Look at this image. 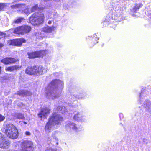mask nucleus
I'll return each mask as SVG.
<instances>
[{
    "instance_id": "nucleus-1",
    "label": "nucleus",
    "mask_w": 151,
    "mask_h": 151,
    "mask_svg": "<svg viewBox=\"0 0 151 151\" xmlns=\"http://www.w3.org/2000/svg\"><path fill=\"white\" fill-rule=\"evenodd\" d=\"M63 83L60 80L52 81L47 87L46 90L47 97L49 99L58 98L63 88Z\"/></svg>"
},
{
    "instance_id": "nucleus-2",
    "label": "nucleus",
    "mask_w": 151,
    "mask_h": 151,
    "mask_svg": "<svg viewBox=\"0 0 151 151\" xmlns=\"http://www.w3.org/2000/svg\"><path fill=\"white\" fill-rule=\"evenodd\" d=\"M63 120V118L59 114H53L50 118L48 122L46 125L45 130L48 132H50L53 128L55 125L60 124Z\"/></svg>"
},
{
    "instance_id": "nucleus-3",
    "label": "nucleus",
    "mask_w": 151,
    "mask_h": 151,
    "mask_svg": "<svg viewBox=\"0 0 151 151\" xmlns=\"http://www.w3.org/2000/svg\"><path fill=\"white\" fill-rule=\"evenodd\" d=\"M3 129L6 135L12 139H17L18 136V132L16 127L11 124H4Z\"/></svg>"
},
{
    "instance_id": "nucleus-4",
    "label": "nucleus",
    "mask_w": 151,
    "mask_h": 151,
    "mask_svg": "<svg viewBox=\"0 0 151 151\" xmlns=\"http://www.w3.org/2000/svg\"><path fill=\"white\" fill-rule=\"evenodd\" d=\"M44 19L43 14L35 13L29 18L30 23L33 25H36L43 23Z\"/></svg>"
},
{
    "instance_id": "nucleus-5",
    "label": "nucleus",
    "mask_w": 151,
    "mask_h": 151,
    "mask_svg": "<svg viewBox=\"0 0 151 151\" xmlns=\"http://www.w3.org/2000/svg\"><path fill=\"white\" fill-rule=\"evenodd\" d=\"M33 143L30 141L25 140L22 143V149L19 151H33Z\"/></svg>"
},
{
    "instance_id": "nucleus-6",
    "label": "nucleus",
    "mask_w": 151,
    "mask_h": 151,
    "mask_svg": "<svg viewBox=\"0 0 151 151\" xmlns=\"http://www.w3.org/2000/svg\"><path fill=\"white\" fill-rule=\"evenodd\" d=\"M31 30L30 27L24 25L15 28L13 32L17 34H23L29 32Z\"/></svg>"
},
{
    "instance_id": "nucleus-7",
    "label": "nucleus",
    "mask_w": 151,
    "mask_h": 151,
    "mask_svg": "<svg viewBox=\"0 0 151 151\" xmlns=\"http://www.w3.org/2000/svg\"><path fill=\"white\" fill-rule=\"evenodd\" d=\"M10 142L6 138L0 133V148L5 149L8 147Z\"/></svg>"
},
{
    "instance_id": "nucleus-8",
    "label": "nucleus",
    "mask_w": 151,
    "mask_h": 151,
    "mask_svg": "<svg viewBox=\"0 0 151 151\" xmlns=\"http://www.w3.org/2000/svg\"><path fill=\"white\" fill-rule=\"evenodd\" d=\"M66 124L65 128L67 130L70 131L72 129L76 132H77L80 130L78 126L73 123L68 121L66 122Z\"/></svg>"
},
{
    "instance_id": "nucleus-9",
    "label": "nucleus",
    "mask_w": 151,
    "mask_h": 151,
    "mask_svg": "<svg viewBox=\"0 0 151 151\" xmlns=\"http://www.w3.org/2000/svg\"><path fill=\"white\" fill-rule=\"evenodd\" d=\"M45 54V51L44 50L29 52L28 53V58H33L36 57H42Z\"/></svg>"
},
{
    "instance_id": "nucleus-10",
    "label": "nucleus",
    "mask_w": 151,
    "mask_h": 151,
    "mask_svg": "<svg viewBox=\"0 0 151 151\" xmlns=\"http://www.w3.org/2000/svg\"><path fill=\"white\" fill-rule=\"evenodd\" d=\"M73 118L76 121L82 122H85L87 120L85 114L80 113H77L75 114Z\"/></svg>"
},
{
    "instance_id": "nucleus-11",
    "label": "nucleus",
    "mask_w": 151,
    "mask_h": 151,
    "mask_svg": "<svg viewBox=\"0 0 151 151\" xmlns=\"http://www.w3.org/2000/svg\"><path fill=\"white\" fill-rule=\"evenodd\" d=\"M25 41V40L23 39H17L9 41L8 44L9 45L20 46Z\"/></svg>"
},
{
    "instance_id": "nucleus-12",
    "label": "nucleus",
    "mask_w": 151,
    "mask_h": 151,
    "mask_svg": "<svg viewBox=\"0 0 151 151\" xmlns=\"http://www.w3.org/2000/svg\"><path fill=\"white\" fill-rule=\"evenodd\" d=\"M35 74L37 75H42L43 73L46 72L47 69V68L43 67L41 66H40L38 67L34 66Z\"/></svg>"
},
{
    "instance_id": "nucleus-13",
    "label": "nucleus",
    "mask_w": 151,
    "mask_h": 151,
    "mask_svg": "<svg viewBox=\"0 0 151 151\" xmlns=\"http://www.w3.org/2000/svg\"><path fill=\"white\" fill-rule=\"evenodd\" d=\"M142 106L145 109L150 113H151V101L149 100H146L142 104Z\"/></svg>"
},
{
    "instance_id": "nucleus-14",
    "label": "nucleus",
    "mask_w": 151,
    "mask_h": 151,
    "mask_svg": "<svg viewBox=\"0 0 151 151\" xmlns=\"http://www.w3.org/2000/svg\"><path fill=\"white\" fill-rule=\"evenodd\" d=\"M16 61L17 60L15 58H6L1 60V62L5 64H12L16 62Z\"/></svg>"
},
{
    "instance_id": "nucleus-15",
    "label": "nucleus",
    "mask_w": 151,
    "mask_h": 151,
    "mask_svg": "<svg viewBox=\"0 0 151 151\" xmlns=\"http://www.w3.org/2000/svg\"><path fill=\"white\" fill-rule=\"evenodd\" d=\"M50 113V110L47 108L42 109L40 113L38 114L39 116L40 117H42L44 116L46 117L48 116V114Z\"/></svg>"
},
{
    "instance_id": "nucleus-16",
    "label": "nucleus",
    "mask_w": 151,
    "mask_h": 151,
    "mask_svg": "<svg viewBox=\"0 0 151 151\" xmlns=\"http://www.w3.org/2000/svg\"><path fill=\"white\" fill-rule=\"evenodd\" d=\"M25 73L27 74L30 75L35 74L34 66L33 68L31 67H28L26 69Z\"/></svg>"
},
{
    "instance_id": "nucleus-17",
    "label": "nucleus",
    "mask_w": 151,
    "mask_h": 151,
    "mask_svg": "<svg viewBox=\"0 0 151 151\" xmlns=\"http://www.w3.org/2000/svg\"><path fill=\"white\" fill-rule=\"evenodd\" d=\"M17 94L20 96H30L32 94V93L28 91H20L18 92Z\"/></svg>"
},
{
    "instance_id": "nucleus-18",
    "label": "nucleus",
    "mask_w": 151,
    "mask_h": 151,
    "mask_svg": "<svg viewBox=\"0 0 151 151\" xmlns=\"http://www.w3.org/2000/svg\"><path fill=\"white\" fill-rule=\"evenodd\" d=\"M21 68V66L18 65H15L14 66L9 67H7L6 70L7 71H12L14 70H17Z\"/></svg>"
},
{
    "instance_id": "nucleus-19",
    "label": "nucleus",
    "mask_w": 151,
    "mask_h": 151,
    "mask_svg": "<svg viewBox=\"0 0 151 151\" xmlns=\"http://www.w3.org/2000/svg\"><path fill=\"white\" fill-rule=\"evenodd\" d=\"M142 6V4L141 3L136 4L132 9V10L133 12H136Z\"/></svg>"
},
{
    "instance_id": "nucleus-20",
    "label": "nucleus",
    "mask_w": 151,
    "mask_h": 151,
    "mask_svg": "<svg viewBox=\"0 0 151 151\" xmlns=\"http://www.w3.org/2000/svg\"><path fill=\"white\" fill-rule=\"evenodd\" d=\"M54 28L53 27H50L47 26L43 28V31L45 32H50L53 30Z\"/></svg>"
},
{
    "instance_id": "nucleus-21",
    "label": "nucleus",
    "mask_w": 151,
    "mask_h": 151,
    "mask_svg": "<svg viewBox=\"0 0 151 151\" xmlns=\"http://www.w3.org/2000/svg\"><path fill=\"white\" fill-rule=\"evenodd\" d=\"M14 116L19 119H25L24 115L22 114L19 113L15 114Z\"/></svg>"
},
{
    "instance_id": "nucleus-22",
    "label": "nucleus",
    "mask_w": 151,
    "mask_h": 151,
    "mask_svg": "<svg viewBox=\"0 0 151 151\" xmlns=\"http://www.w3.org/2000/svg\"><path fill=\"white\" fill-rule=\"evenodd\" d=\"M60 133L58 131H56L53 132L52 134V136L54 138H55L56 140H58V138H56V137L60 134Z\"/></svg>"
},
{
    "instance_id": "nucleus-23",
    "label": "nucleus",
    "mask_w": 151,
    "mask_h": 151,
    "mask_svg": "<svg viewBox=\"0 0 151 151\" xmlns=\"http://www.w3.org/2000/svg\"><path fill=\"white\" fill-rule=\"evenodd\" d=\"M24 20V19L23 18H19L17 19L14 21L13 22V24H14V23L18 24L20 23Z\"/></svg>"
},
{
    "instance_id": "nucleus-24",
    "label": "nucleus",
    "mask_w": 151,
    "mask_h": 151,
    "mask_svg": "<svg viewBox=\"0 0 151 151\" xmlns=\"http://www.w3.org/2000/svg\"><path fill=\"white\" fill-rule=\"evenodd\" d=\"M38 8L37 5H36L33 6L32 9V11L33 12L37 10Z\"/></svg>"
},
{
    "instance_id": "nucleus-25",
    "label": "nucleus",
    "mask_w": 151,
    "mask_h": 151,
    "mask_svg": "<svg viewBox=\"0 0 151 151\" xmlns=\"http://www.w3.org/2000/svg\"><path fill=\"white\" fill-rule=\"evenodd\" d=\"M19 123L22 126H24V125H25L27 124L26 122L23 121H20Z\"/></svg>"
},
{
    "instance_id": "nucleus-26",
    "label": "nucleus",
    "mask_w": 151,
    "mask_h": 151,
    "mask_svg": "<svg viewBox=\"0 0 151 151\" xmlns=\"http://www.w3.org/2000/svg\"><path fill=\"white\" fill-rule=\"evenodd\" d=\"M46 151H57L56 150L53 149L51 148H47L46 150Z\"/></svg>"
},
{
    "instance_id": "nucleus-27",
    "label": "nucleus",
    "mask_w": 151,
    "mask_h": 151,
    "mask_svg": "<svg viewBox=\"0 0 151 151\" xmlns=\"http://www.w3.org/2000/svg\"><path fill=\"white\" fill-rule=\"evenodd\" d=\"M23 6L22 5L18 4L16 5L15 6H14V7H15V8H21V7H22V6Z\"/></svg>"
},
{
    "instance_id": "nucleus-28",
    "label": "nucleus",
    "mask_w": 151,
    "mask_h": 151,
    "mask_svg": "<svg viewBox=\"0 0 151 151\" xmlns=\"http://www.w3.org/2000/svg\"><path fill=\"white\" fill-rule=\"evenodd\" d=\"M42 0L44 2H47L50 1H52V0ZM53 0L56 2H59L60 0Z\"/></svg>"
},
{
    "instance_id": "nucleus-29",
    "label": "nucleus",
    "mask_w": 151,
    "mask_h": 151,
    "mask_svg": "<svg viewBox=\"0 0 151 151\" xmlns=\"http://www.w3.org/2000/svg\"><path fill=\"white\" fill-rule=\"evenodd\" d=\"M5 119V117L0 114V121L4 120Z\"/></svg>"
},
{
    "instance_id": "nucleus-30",
    "label": "nucleus",
    "mask_w": 151,
    "mask_h": 151,
    "mask_svg": "<svg viewBox=\"0 0 151 151\" xmlns=\"http://www.w3.org/2000/svg\"><path fill=\"white\" fill-rule=\"evenodd\" d=\"M4 7V4L3 3H0V11Z\"/></svg>"
},
{
    "instance_id": "nucleus-31",
    "label": "nucleus",
    "mask_w": 151,
    "mask_h": 151,
    "mask_svg": "<svg viewBox=\"0 0 151 151\" xmlns=\"http://www.w3.org/2000/svg\"><path fill=\"white\" fill-rule=\"evenodd\" d=\"M23 12H24V13H25L26 14H29V12H28V11L27 9H26L24 11L22 10Z\"/></svg>"
},
{
    "instance_id": "nucleus-32",
    "label": "nucleus",
    "mask_w": 151,
    "mask_h": 151,
    "mask_svg": "<svg viewBox=\"0 0 151 151\" xmlns=\"http://www.w3.org/2000/svg\"><path fill=\"white\" fill-rule=\"evenodd\" d=\"M25 134L27 135H30V134L29 132L26 131L25 132Z\"/></svg>"
},
{
    "instance_id": "nucleus-33",
    "label": "nucleus",
    "mask_w": 151,
    "mask_h": 151,
    "mask_svg": "<svg viewBox=\"0 0 151 151\" xmlns=\"http://www.w3.org/2000/svg\"><path fill=\"white\" fill-rule=\"evenodd\" d=\"M1 36H2V37H1L2 38L3 37H5V34H4V33H1Z\"/></svg>"
},
{
    "instance_id": "nucleus-34",
    "label": "nucleus",
    "mask_w": 151,
    "mask_h": 151,
    "mask_svg": "<svg viewBox=\"0 0 151 151\" xmlns=\"http://www.w3.org/2000/svg\"><path fill=\"white\" fill-rule=\"evenodd\" d=\"M51 23H52V22L51 21H49L48 22V24H51Z\"/></svg>"
},
{
    "instance_id": "nucleus-35",
    "label": "nucleus",
    "mask_w": 151,
    "mask_h": 151,
    "mask_svg": "<svg viewBox=\"0 0 151 151\" xmlns=\"http://www.w3.org/2000/svg\"><path fill=\"white\" fill-rule=\"evenodd\" d=\"M4 46L3 44L0 43V48Z\"/></svg>"
},
{
    "instance_id": "nucleus-36",
    "label": "nucleus",
    "mask_w": 151,
    "mask_h": 151,
    "mask_svg": "<svg viewBox=\"0 0 151 151\" xmlns=\"http://www.w3.org/2000/svg\"><path fill=\"white\" fill-rule=\"evenodd\" d=\"M140 103H141L142 102V99L141 98V95H140Z\"/></svg>"
},
{
    "instance_id": "nucleus-37",
    "label": "nucleus",
    "mask_w": 151,
    "mask_h": 151,
    "mask_svg": "<svg viewBox=\"0 0 151 151\" xmlns=\"http://www.w3.org/2000/svg\"><path fill=\"white\" fill-rule=\"evenodd\" d=\"M61 110L62 111V113H63V111H62L63 110V109H61Z\"/></svg>"
},
{
    "instance_id": "nucleus-38",
    "label": "nucleus",
    "mask_w": 151,
    "mask_h": 151,
    "mask_svg": "<svg viewBox=\"0 0 151 151\" xmlns=\"http://www.w3.org/2000/svg\"><path fill=\"white\" fill-rule=\"evenodd\" d=\"M120 115H122V114H120Z\"/></svg>"
}]
</instances>
